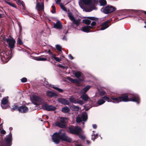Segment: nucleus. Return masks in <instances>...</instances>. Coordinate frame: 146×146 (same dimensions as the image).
Wrapping results in <instances>:
<instances>
[{"mask_svg":"<svg viewBox=\"0 0 146 146\" xmlns=\"http://www.w3.org/2000/svg\"><path fill=\"white\" fill-rule=\"evenodd\" d=\"M111 99L112 101L111 102L114 103H118L121 102H127L131 101L137 102L138 104L139 103L138 101L139 100V98L137 94H133L132 96L129 97L127 95L125 94L117 97H112Z\"/></svg>","mask_w":146,"mask_h":146,"instance_id":"1","label":"nucleus"},{"mask_svg":"<svg viewBox=\"0 0 146 146\" xmlns=\"http://www.w3.org/2000/svg\"><path fill=\"white\" fill-rule=\"evenodd\" d=\"M53 141L56 144L59 143L60 139L66 141L68 142H71V139L69 137L66 136L64 131L61 129L58 132L55 133L52 137Z\"/></svg>","mask_w":146,"mask_h":146,"instance_id":"2","label":"nucleus"},{"mask_svg":"<svg viewBox=\"0 0 146 146\" xmlns=\"http://www.w3.org/2000/svg\"><path fill=\"white\" fill-rule=\"evenodd\" d=\"M12 135L10 133L7 135L3 142L1 143L0 146H11L12 145Z\"/></svg>","mask_w":146,"mask_h":146,"instance_id":"3","label":"nucleus"},{"mask_svg":"<svg viewBox=\"0 0 146 146\" xmlns=\"http://www.w3.org/2000/svg\"><path fill=\"white\" fill-rule=\"evenodd\" d=\"M30 98L34 104L42 105L44 102V100L41 98L35 95H32L31 96Z\"/></svg>","mask_w":146,"mask_h":146,"instance_id":"4","label":"nucleus"},{"mask_svg":"<svg viewBox=\"0 0 146 146\" xmlns=\"http://www.w3.org/2000/svg\"><path fill=\"white\" fill-rule=\"evenodd\" d=\"M68 119L66 117H61L60 121H58L55 122L53 125L55 126H58L61 128L66 127L65 123L68 122Z\"/></svg>","mask_w":146,"mask_h":146,"instance_id":"5","label":"nucleus"},{"mask_svg":"<svg viewBox=\"0 0 146 146\" xmlns=\"http://www.w3.org/2000/svg\"><path fill=\"white\" fill-rule=\"evenodd\" d=\"M115 8L111 5L107 6L105 7H103L101 11L105 14L111 13L115 11Z\"/></svg>","mask_w":146,"mask_h":146,"instance_id":"6","label":"nucleus"},{"mask_svg":"<svg viewBox=\"0 0 146 146\" xmlns=\"http://www.w3.org/2000/svg\"><path fill=\"white\" fill-rule=\"evenodd\" d=\"M42 107L44 110L48 111H53L55 110L56 108L52 105H48L46 103L44 102L42 105Z\"/></svg>","mask_w":146,"mask_h":146,"instance_id":"7","label":"nucleus"},{"mask_svg":"<svg viewBox=\"0 0 146 146\" xmlns=\"http://www.w3.org/2000/svg\"><path fill=\"white\" fill-rule=\"evenodd\" d=\"M69 131L70 133L73 134H78L81 131V128L79 127L76 126L74 128L69 127Z\"/></svg>","mask_w":146,"mask_h":146,"instance_id":"8","label":"nucleus"},{"mask_svg":"<svg viewBox=\"0 0 146 146\" xmlns=\"http://www.w3.org/2000/svg\"><path fill=\"white\" fill-rule=\"evenodd\" d=\"M5 40L8 44L9 46L10 49H13L14 48L15 41L13 38H6Z\"/></svg>","mask_w":146,"mask_h":146,"instance_id":"9","label":"nucleus"},{"mask_svg":"<svg viewBox=\"0 0 146 146\" xmlns=\"http://www.w3.org/2000/svg\"><path fill=\"white\" fill-rule=\"evenodd\" d=\"M88 19H85L83 20L82 22L84 23L87 25H89L91 23V21L90 20H97L98 19V18L94 17H88Z\"/></svg>","mask_w":146,"mask_h":146,"instance_id":"10","label":"nucleus"},{"mask_svg":"<svg viewBox=\"0 0 146 146\" xmlns=\"http://www.w3.org/2000/svg\"><path fill=\"white\" fill-rule=\"evenodd\" d=\"M7 98H7H4L2 100L1 105L3 109L6 108L8 106V105L7 104L8 102Z\"/></svg>","mask_w":146,"mask_h":146,"instance_id":"11","label":"nucleus"},{"mask_svg":"<svg viewBox=\"0 0 146 146\" xmlns=\"http://www.w3.org/2000/svg\"><path fill=\"white\" fill-rule=\"evenodd\" d=\"M58 101L64 105H69L70 104V102L67 100L62 98H60L58 100Z\"/></svg>","mask_w":146,"mask_h":146,"instance_id":"12","label":"nucleus"},{"mask_svg":"<svg viewBox=\"0 0 146 146\" xmlns=\"http://www.w3.org/2000/svg\"><path fill=\"white\" fill-rule=\"evenodd\" d=\"M109 22V20H108L102 23L101 25V27L100 28V30H103L108 28L109 26L108 25Z\"/></svg>","mask_w":146,"mask_h":146,"instance_id":"13","label":"nucleus"},{"mask_svg":"<svg viewBox=\"0 0 146 146\" xmlns=\"http://www.w3.org/2000/svg\"><path fill=\"white\" fill-rule=\"evenodd\" d=\"M92 29V27L90 26H85L82 27L81 30L85 32L88 33L91 32L90 30Z\"/></svg>","mask_w":146,"mask_h":146,"instance_id":"14","label":"nucleus"},{"mask_svg":"<svg viewBox=\"0 0 146 146\" xmlns=\"http://www.w3.org/2000/svg\"><path fill=\"white\" fill-rule=\"evenodd\" d=\"M46 96L50 97H53L57 96V95L54 92L51 91H46Z\"/></svg>","mask_w":146,"mask_h":146,"instance_id":"15","label":"nucleus"},{"mask_svg":"<svg viewBox=\"0 0 146 146\" xmlns=\"http://www.w3.org/2000/svg\"><path fill=\"white\" fill-rule=\"evenodd\" d=\"M44 8V4L42 2L37 3L36 6V9L38 11L42 10Z\"/></svg>","mask_w":146,"mask_h":146,"instance_id":"16","label":"nucleus"},{"mask_svg":"<svg viewBox=\"0 0 146 146\" xmlns=\"http://www.w3.org/2000/svg\"><path fill=\"white\" fill-rule=\"evenodd\" d=\"M28 108L25 106H20L18 108L19 111L22 113L26 112L28 111Z\"/></svg>","mask_w":146,"mask_h":146,"instance_id":"17","label":"nucleus"},{"mask_svg":"<svg viewBox=\"0 0 146 146\" xmlns=\"http://www.w3.org/2000/svg\"><path fill=\"white\" fill-rule=\"evenodd\" d=\"M54 27L57 29H60L62 28V25L60 21H58L56 23H54Z\"/></svg>","mask_w":146,"mask_h":146,"instance_id":"18","label":"nucleus"},{"mask_svg":"<svg viewBox=\"0 0 146 146\" xmlns=\"http://www.w3.org/2000/svg\"><path fill=\"white\" fill-rule=\"evenodd\" d=\"M80 98L84 101H90V98L88 97V95L86 94H82Z\"/></svg>","mask_w":146,"mask_h":146,"instance_id":"19","label":"nucleus"},{"mask_svg":"<svg viewBox=\"0 0 146 146\" xmlns=\"http://www.w3.org/2000/svg\"><path fill=\"white\" fill-rule=\"evenodd\" d=\"M48 52L49 54L52 55V59L54 58V60L57 62H60L61 60V58H59L56 56V55L55 54H53L52 52H51L50 50H49Z\"/></svg>","mask_w":146,"mask_h":146,"instance_id":"20","label":"nucleus"},{"mask_svg":"<svg viewBox=\"0 0 146 146\" xmlns=\"http://www.w3.org/2000/svg\"><path fill=\"white\" fill-rule=\"evenodd\" d=\"M90 86H86L83 89L81 90L80 93L81 94H85L86 92L90 88Z\"/></svg>","mask_w":146,"mask_h":146,"instance_id":"21","label":"nucleus"},{"mask_svg":"<svg viewBox=\"0 0 146 146\" xmlns=\"http://www.w3.org/2000/svg\"><path fill=\"white\" fill-rule=\"evenodd\" d=\"M82 118L83 121H86L87 119V114L85 112L82 113Z\"/></svg>","mask_w":146,"mask_h":146,"instance_id":"22","label":"nucleus"},{"mask_svg":"<svg viewBox=\"0 0 146 146\" xmlns=\"http://www.w3.org/2000/svg\"><path fill=\"white\" fill-rule=\"evenodd\" d=\"M91 0H80L81 3L87 5H90L91 3Z\"/></svg>","mask_w":146,"mask_h":146,"instance_id":"23","label":"nucleus"},{"mask_svg":"<svg viewBox=\"0 0 146 146\" xmlns=\"http://www.w3.org/2000/svg\"><path fill=\"white\" fill-rule=\"evenodd\" d=\"M51 87L53 88L56 90L58 91L59 92H63V90L62 89L60 88L57 87L55 86L54 85H52Z\"/></svg>","mask_w":146,"mask_h":146,"instance_id":"24","label":"nucleus"},{"mask_svg":"<svg viewBox=\"0 0 146 146\" xmlns=\"http://www.w3.org/2000/svg\"><path fill=\"white\" fill-rule=\"evenodd\" d=\"M62 111L64 113L68 112L70 111V109L67 107L63 108L62 110Z\"/></svg>","mask_w":146,"mask_h":146,"instance_id":"25","label":"nucleus"},{"mask_svg":"<svg viewBox=\"0 0 146 146\" xmlns=\"http://www.w3.org/2000/svg\"><path fill=\"white\" fill-rule=\"evenodd\" d=\"M73 23L76 26H79L80 24V21L79 20L74 19L72 21Z\"/></svg>","mask_w":146,"mask_h":146,"instance_id":"26","label":"nucleus"},{"mask_svg":"<svg viewBox=\"0 0 146 146\" xmlns=\"http://www.w3.org/2000/svg\"><path fill=\"white\" fill-rule=\"evenodd\" d=\"M92 132L93 133L92 134V139L94 141L95 139L97 138L98 134L97 133L95 134L94 133V131H93Z\"/></svg>","mask_w":146,"mask_h":146,"instance_id":"27","label":"nucleus"},{"mask_svg":"<svg viewBox=\"0 0 146 146\" xmlns=\"http://www.w3.org/2000/svg\"><path fill=\"white\" fill-rule=\"evenodd\" d=\"M68 15L69 19L72 21L75 19V17L71 13L69 12L68 13Z\"/></svg>","mask_w":146,"mask_h":146,"instance_id":"28","label":"nucleus"},{"mask_svg":"<svg viewBox=\"0 0 146 146\" xmlns=\"http://www.w3.org/2000/svg\"><path fill=\"white\" fill-rule=\"evenodd\" d=\"M99 2L100 5L101 6H104L106 4V2L105 0H99Z\"/></svg>","mask_w":146,"mask_h":146,"instance_id":"29","label":"nucleus"},{"mask_svg":"<svg viewBox=\"0 0 146 146\" xmlns=\"http://www.w3.org/2000/svg\"><path fill=\"white\" fill-rule=\"evenodd\" d=\"M105 102V101L102 99H100L98 101V104L99 105H101Z\"/></svg>","mask_w":146,"mask_h":146,"instance_id":"30","label":"nucleus"},{"mask_svg":"<svg viewBox=\"0 0 146 146\" xmlns=\"http://www.w3.org/2000/svg\"><path fill=\"white\" fill-rule=\"evenodd\" d=\"M69 100L71 102L74 104H76V100L75 98L72 96H71L69 99Z\"/></svg>","mask_w":146,"mask_h":146,"instance_id":"31","label":"nucleus"},{"mask_svg":"<svg viewBox=\"0 0 146 146\" xmlns=\"http://www.w3.org/2000/svg\"><path fill=\"white\" fill-rule=\"evenodd\" d=\"M82 73L80 72H77L74 73V75L76 77L79 78L81 76Z\"/></svg>","mask_w":146,"mask_h":146,"instance_id":"32","label":"nucleus"},{"mask_svg":"<svg viewBox=\"0 0 146 146\" xmlns=\"http://www.w3.org/2000/svg\"><path fill=\"white\" fill-rule=\"evenodd\" d=\"M79 107L78 106H74L72 107V109L74 111H77L79 109Z\"/></svg>","mask_w":146,"mask_h":146,"instance_id":"33","label":"nucleus"},{"mask_svg":"<svg viewBox=\"0 0 146 146\" xmlns=\"http://www.w3.org/2000/svg\"><path fill=\"white\" fill-rule=\"evenodd\" d=\"M127 10L128 11H134V12H135V11H136L137 12H138L140 13L142 12L143 11L144 12V13H145V14L146 15V11H143L139 10L128 9V10Z\"/></svg>","mask_w":146,"mask_h":146,"instance_id":"34","label":"nucleus"},{"mask_svg":"<svg viewBox=\"0 0 146 146\" xmlns=\"http://www.w3.org/2000/svg\"><path fill=\"white\" fill-rule=\"evenodd\" d=\"M95 9V6L94 5H92V6L90 7L88 9V10H86V11L90 12Z\"/></svg>","mask_w":146,"mask_h":146,"instance_id":"35","label":"nucleus"},{"mask_svg":"<svg viewBox=\"0 0 146 146\" xmlns=\"http://www.w3.org/2000/svg\"><path fill=\"white\" fill-rule=\"evenodd\" d=\"M103 98L105 99L108 102H111L112 101L110 100L109 98L107 96H105L103 97Z\"/></svg>","mask_w":146,"mask_h":146,"instance_id":"36","label":"nucleus"},{"mask_svg":"<svg viewBox=\"0 0 146 146\" xmlns=\"http://www.w3.org/2000/svg\"><path fill=\"white\" fill-rule=\"evenodd\" d=\"M67 78L68 80L74 83L76 82V80H74L69 77H68Z\"/></svg>","mask_w":146,"mask_h":146,"instance_id":"37","label":"nucleus"},{"mask_svg":"<svg viewBox=\"0 0 146 146\" xmlns=\"http://www.w3.org/2000/svg\"><path fill=\"white\" fill-rule=\"evenodd\" d=\"M38 61H44L47 60V59L46 58H43V57H38Z\"/></svg>","mask_w":146,"mask_h":146,"instance_id":"38","label":"nucleus"},{"mask_svg":"<svg viewBox=\"0 0 146 146\" xmlns=\"http://www.w3.org/2000/svg\"><path fill=\"white\" fill-rule=\"evenodd\" d=\"M78 104L81 105H82L84 104V102L82 100H78L76 102V104Z\"/></svg>","mask_w":146,"mask_h":146,"instance_id":"39","label":"nucleus"},{"mask_svg":"<svg viewBox=\"0 0 146 146\" xmlns=\"http://www.w3.org/2000/svg\"><path fill=\"white\" fill-rule=\"evenodd\" d=\"M52 10L51 12L52 13H55L56 12V9L54 5H53L52 6Z\"/></svg>","mask_w":146,"mask_h":146,"instance_id":"40","label":"nucleus"},{"mask_svg":"<svg viewBox=\"0 0 146 146\" xmlns=\"http://www.w3.org/2000/svg\"><path fill=\"white\" fill-rule=\"evenodd\" d=\"M43 85L44 86H45L47 88H49L50 86L48 82L46 81H45Z\"/></svg>","mask_w":146,"mask_h":146,"instance_id":"41","label":"nucleus"},{"mask_svg":"<svg viewBox=\"0 0 146 146\" xmlns=\"http://www.w3.org/2000/svg\"><path fill=\"white\" fill-rule=\"evenodd\" d=\"M76 121L78 123H80L82 121V119L79 117H77L76 118Z\"/></svg>","mask_w":146,"mask_h":146,"instance_id":"42","label":"nucleus"},{"mask_svg":"<svg viewBox=\"0 0 146 146\" xmlns=\"http://www.w3.org/2000/svg\"><path fill=\"white\" fill-rule=\"evenodd\" d=\"M56 49L59 51H61V46L59 45H56Z\"/></svg>","mask_w":146,"mask_h":146,"instance_id":"43","label":"nucleus"},{"mask_svg":"<svg viewBox=\"0 0 146 146\" xmlns=\"http://www.w3.org/2000/svg\"><path fill=\"white\" fill-rule=\"evenodd\" d=\"M17 43L19 45H21L23 44V42L22 40L19 38H18L17 41Z\"/></svg>","mask_w":146,"mask_h":146,"instance_id":"44","label":"nucleus"},{"mask_svg":"<svg viewBox=\"0 0 146 146\" xmlns=\"http://www.w3.org/2000/svg\"><path fill=\"white\" fill-rule=\"evenodd\" d=\"M106 94V92L104 90H102L100 92V94L101 96L104 95Z\"/></svg>","mask_w":146,"mask_h":146,"instance_id":"45","label":"nucleus"},{"mask_svg":"<svg viewBox=\"0 0 146 146\" xmlns=\"http://www.w3.org/2000/svg\"><path fill=\"white\" fill-rule=\"evenodd\" d=\"M27 80L26 78H23L21 79V81L22 82H25L27 81Z\"/></svg>","mask_w":146,"mask_h":146,"instance_id":"46","label":"nucleus"},{"mask_svg":"<svg viewBox=\"0 0 146 146\" xmlns=\"http://www.w3.org/2000/svg\"><path fill=\"white\" fill-rule=\"evenodd\" d=\"M96 23L95 21H93L91 24V27H92V28L94 26L96 25Z\"/></svg>","mask_w":146,"mask_h":146,"instance_id":"47","label":"nucleus"},{"mask_svg":"<svg viewBox=\"0 0 146 146\" xmlns=\"http://www.w3.org/2000/svg\"><path fill=\"white\" fill-rule=\"evenodd\" d=\"M79 137L82 139L83 140L85 139V137L82 135H79Z\"/></svg>","mask_w":146,"mask_h":146,"instance_id":"48","label":"nucleus"},{"mask_svg":"<svg viewBox=\"0 0 146 146\" xmlns=\"http://www.w3.org/2000/svg\"><path fill=\"white\" fill-rule=\"evenodd\" d=\"M61 0H55L56 1V3L57 4H60V2L61 1Z\"/></svg>","mask_w":146,"mask_h":146,"instance_id":"49","label":"nucleus"},{"mask_svg":"<svg viewBox=\"0 0 146 146\" xmlns=\"http://www.w3.org/2000/svg\"><path fill=\"white\" fill-rule=\"evenodd\" d=\"M31 57H32V59L35 60H37V59H38V57H34V56H32Z\"/></svg>","mask_w":146,"mask_h":146,"instance_id":"50","label":"nucleus"},{"mask_svg":"<svg viewBox=\"0 0 146 146\" xmlns=\"http://www.w3.org/2000/svg\"><path fill=\"white\" fill-rule=\"evenodd\" d=\"M61 8L64 11H67V9L66 8L64 7V6L62 7H61Z\"/></svg>","mask_w":146,"mask_h":146,"instance_id":"51","label":"nucleus"},{"mask_svg":"<svg viewBox=\"0 0 146 146\" xmlns=\"http://www.w3.org/2000/svg\"><path fill=\"white\" fill-rule=\"evenodd\" d=\"M68 57L71 60H72L74 59L73 57L72 56L71 54L68 55Z\"/></svg>","mask_w":146,"mask_h":146,"instance_id":"52","label":"nucleus"},{"mask_svg":"<svg viewBox=\"0 0 146 146\" xmlns=\"http://www.w3.org/2000/svg\"><path fill=\"white\" fill-rule=\"evenodd\" d=\"M50 32V30L49 29H47V32L46 33L47 35H49Z\"/></svg>","mask_w":146,"mask_h":146,"instance_id":"53","label":"nucleus"},{"mask_svg":"<svg viewBox=\"0 0 146 146\" xmlns=\"http://www.w3.org/2000/svg\"><path fill=\"white\" fill-rule=\"evenodd\" d=\"M6 133V131L4 130H2L1 131V133L2 134H5Z\"/></svg>","mask_w":146,"mask_h":146,"instance_id":"54","label":"nucleus"},{"mask_svg":"<svg viewBox=\"0 0 146 146\" xmlns=\"http://www.w3.org/2000/svg\"><path fill=\"white\" fill-rule=\"evenodd\" d=\"M6 56L7 57L6 58L8 59V60L10 59L12 57V56H11V55L7 56Z\"/></svg>","mask_w":146,"mask_h":146,"instance_id":"55","label":"nucleus"},{"mask_svg":"<svg viewBox=\"0 0 146 146\" xmlns=\"http://www.w3.org/2000/svg\"><path fill=\"white\" fill-rule=\"evenodd\" d=\"M17 1H16L17 3V4H21V1L20 0H17Z\"/></svg>","mask_w":146,"mask_h":146,"instance_id":"56","label":"nucleus"},{"mask_svg":"<svg viewBox=\"0 0 146 146\" xmlns=\"http://www.w3.org/2000/svg\"><path fill=\"white\" fill-rule=\"evenodd\" d=\"M5 3H7V4H8L9 5L10 4V3H11V2L8 1L6 0L5 1Z\"/></svg>","mask_w":146,"mask_h":146,"instance_id":"57","label":"nucleus"},{"mask_svg":"<svg viewBox=\"0 0 146 146\" xmlns=\"http://www.w3.org/2000/svg\"><path fill=\"white\" fill-rule=\"evenodd\" d=\"M11 6H12L14 8H16V6H15V4L13 3L11 5Z\"/></svg>","mask_w":146,"mask_h":146,"instance_id":"58","label":"nucleus"},{"mask_svg":"<svg viewBox=\"0 0 146 146\" xmlns=\"http://www.w3.org/2000/svg\"><path fill=\"white\" fill-rule=\"evenodd\" d=\"M93 127L94 128L96 129L97 127V126L96 125L94 124V125H93Z\"/></svg>","mask_w":146,"mask_h":146,"instance_id":"59","label":"nucleus"},{"mask_svg":"<svg viewBox=\"0 0 146 146\" xmlns=\"http://www.w3.org/2000/svg\"><path fill=\"white\" fill-rule=\"evenodd\" d=\"M17 106H14V107L12 108V109L15 110V109H17Z\"/></svg>","mask_w":146,"mask_h":146,"instance_id":"60","label":"nucleus"},{"mask_svg":"<svg viewBox=\"0 0 146 146\" xmlns=\"http://www.w3.org/2000/svg\"><path fill=\"white\" fill-rule=\"evenodd\" d=\"M60 7H63L64 6L62 4V3H60Z\"/></svg>","mask_w":146,"mask_h":146,"instance_id":"61","label":"nucleus"},{"mask_svg":"<svg viewBox=\"0 0 146 146\" xmlns=\"http://www.w3.org/2000/svg\"><path fill=\"white\" fill-rule=\"evenodd\" d=\"M86 142L88 144H89L90 143V142L88 140H87Z\"/></svg>","mask_w":146,"mask_h":146,"instance_id":"62","label":"nucleus"},{"mask_svg":"<svg viewBox=\"0 0 146 146\" xmlns=\"http://www.w3.org/2000/svg\"><path fill=\"white\" fill-rule=\"evenodd\" d=\"M75 146H82V145H80L77 144V145H76Z\"/></svg>","mask_w":146,"mask_h":146,"instance_id":"63","label":"nucleus"},{"mask_svg":"<svg viewBox=\"0 0 146 146\" xmlns=\"http://www.w3.org/2000/svg\"><path fill=\"white\" fill-rule=\"evenodd\" d=\"M62 39L63 40H66V37H65L64 36L62 38Z\"/></svg>","mask_w":146,"mask_h":146,"instance_id":"64","label":"nucleus"}]
</instances>
